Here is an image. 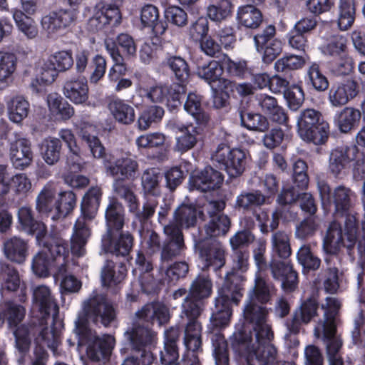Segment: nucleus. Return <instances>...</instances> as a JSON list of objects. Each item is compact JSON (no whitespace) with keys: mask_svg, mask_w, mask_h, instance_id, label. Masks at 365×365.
I'll use <instances>...</instances> for the list:
<instances>
[{"mask_svg":"<svg viewBox=\"0 0 365 365\" xmlns=\"http://www.w3.org/2000/svg\"><path fill=\"white\" fill-rule=\"evenodd\" d=\"M202 327L197 320L189 322L185 329L184 344L187 352L182 365H200L197 354L202 351Z\"/></svg>","mask_w":365,"mask_h":365,"instance_id":"12","label":"nucleus"},{"mask_svg":"<svg viewBox=\"0 0 365 365\" xmlns=\"http://www.w3.org/2000/svg\"><path fill=\"white\" fill-rule=\"evenodd\" d=\"M127 339L130 342L133 348L140 353V359L138 363L142 365H151L154 361V357L150 350L155 341V334L148 327H139L135 326L131 331H127L125 333Z\"/></svg>","mask_w":365,"mask_h":365,"instance_id":"7","label":"nucleus"},{"mask_svg":"<svg viewBox=\"0 0 365 365\" xmlns=\"http://www.w3.org/2000/svg\"><path fill=\"white\" fill-rule=\"evenodd\" d=\"M306 63L304 57L298 55H290L278 59L274 63V69L277 72L287 73L297 70L304 66Z\"/></svg>","mask_w":365,"mask_h":365,"instance_id":"62","label":"nucleus"},{"mask_svg":"<svg viewBox=\"0 0 365 365\" xmlns=\"http://www.w3.org/2000/svg\"><path fill=\"white\" fill-rule=\"evenodd\" d=\"M50 110L61 120H68L74 115L73 106L62 97L56 94H49L47 97Z\"/></svg>","mask_w":365,"mask_h":365,"instance_id":"49","label":"nucleus"},{"mask_svg":"<svg viewBox=\"0 0 365 365\" xmlns=\"http://www.w3.org/2000/svg\"><path fill=\"white\" fill-rule=\"evenodd\" d=\"M127 269L123 263L115 264L113 262H106L101 270V281L104 287H110L120 283L125 277Z\"/></svg>","mask_w":365,"mask_h":365,"instance_id":"34","label":"nucleus"},{"mask_svg":"<svg viewBox=\"0 0 365 365\" xmlns=\"http://www.w3.org/2000/svg\"><path fill=\"white\" fill-rule=\"evenodd\" d=\"M107 231L105 234L120 232L125 224V212L123 206L117 200H113L108 204L106 212Z\"/></svg>","mask_w":365,"mask_h":365,"instance_id":"28","label":"nucleus"},{"mask_svg":"<svg viewBox=\"0 0 365 365\" xmlns=\"http://www.w3.org/2000/svg\"><path fill=\"white\" fill-rule=\"evenodd\" d=\"M53 257L48 250L39 252L34 255L32 260V269L40 277H46L53 269Z\"/></svg>","mask_w":365,"mask_h":365,"instance_id":"56","label":"nucleus"},{"mask_svg":"<svg viewBox=\"0 0 365 365\" xmlns=\"http://www.w3.org/2000/svg\"><path fill=\"white\" fill-rule=\"evenodd\" d=\"M63 95L76 104H83L88 99V86L85 78H72L65 81Z\"/></svg>","mask_w":365,"mask_h":365,"instance_id":"26","label":"nucleus"},{"mask_svg":"<svg viewBox=\"0 0 365 365\" xmlns=\"http://www.w3.org/2000/svg\"><path fill=\"white\" fill-rule=\"evenodd\" d=\"M259 299L249 298L243 310L245 322L237 327L239 365H296L282 360L270 344L273 334L266 321L267 310Z\"/></svg>","mask_w":365,"mask_h":365,"instance_id":"1","label":"nucleus"},{"mask_svg":"<svg viewBox=\"0 0 365 365\" xmlns=\"http://www.w3.org/2000/svg\"><path fill=\"white\" fill-rule=\"evenodd\" d=\"M51 240L55 247L49 253L53 257V269H55L53 271L54 276L56 279H58L60 277L63 279L67 272L66 257L68 256V250L66 243L64 240L58 238L51 239Z\"/></svg>","mask_w":365,"mask_h":365,"instance_id":"30","label":"nucleus"},{"mask_svg":"<svg viewBox=\"0 0 365 365\" xmlns=\"http://www.w3.org/2000/svg\"><path fill=\"white\" fill-rule=\"evenodd\" d=\"M136 321L133 326L141 327L139 324L140 319H145L146 322L157 320L159 324L166 322L169 319V313L167 307L160 303L147 304L140 311L136 312Z\"/></svg>","mask_w":365,"mask_h":365,"instance_id":"31","label":"nucleus"},{"mask_svg":"<svg viewBox=\"0 0 365 365\" xmlns=\"http://www.w3.org/2000/svg\"><path fill=\"white\" fill-rule=\"evenodd\" d=\"M29 111L30 104L24 96H16L8 102L9 117L14 123H21L28 116Z\"/></svg>","mask_w":365,"mask_h":365,"instance_id":"46","label":"nucleus"},{"mask_svg":"<svg viewBox=\"0 0 365 365\" xmlns=\"http://www.w3.org/2000/svg\"><path fill=\"white\" fill-rule=\"evenodd\" d=\"M56 190L50 185H46L38 193L36 200V210L47 217H51L54 213Z\"/></svg>","mask_w":365,"mask_h":365,"instance_id":"35","label":"nucleus"},{"mask_svg":"<svg viewBox=\"0 0 365 365\" xmlns=\"http://www.w3.org/2000/svg\"><path fill=\"white\" fill-rule=\"evenodd\" d=\"M105 45L106 50L115 62L114 66L109 71L108 78L112 81H116L119 79V76L125 74L126 71L124 58L117 48L115 42L112 39L106 40Z\"/></svg>","mask_w":365,"mask_h":365,"instance_id":"41","label":"nucleus"},{"mask_svg":"<svg viewBox=\"0 0 365 365\" xmlns=\"http://www.w3.org/2000/svg\"><path fill=\"white\" fill-rule=\"evenodd\" d=\"M325 122L322 113L313 108H307L300 112L297 118V126L299 137L308 138L311 135V128H316Z\"/></svg>","mask_w":365,"mask_h":365,"instance_id":"29","label":"nucleus"},{"mask_svg":"<svg viewBox=\"0 0 365 365\" xmlns=\"http://www.w3.org/2000/svg\"><path fill=\"white\" fill-rule=\"evenodd\" d=\"M361 116L358 109L346 107L336 115L335 121L340 131L346 133L359 123Z\"/></svg>","mask_w":365,"mask_h":365,"instance_id":"43","label":"nucleus"},{"mask_svg":"<svg viewBox=\"0 0 365 365\" xmlns=\"http://www.w3.org/2000/svg\"><path fill=\"white\" fill-rule=\"evenodd\" d=\"M299 263L309 270H317L319 268L321 260L314 255L309 245H304L299 247L297 252Z\"/></svg>","mask_w":365,"mask_h":365,"instance_id":"61","label":"nucleus"},{"mask_svg":"<svg viewBox=\"0 0 365 365\" xmlns=\"http://www.w3.org/2000/svg\"><path fill=\"white\" fill-rule=\"evenodd\" d=\"M200 257L204 262V267H212L217 270L225 264V251L222 244L216 240H207L200 245Z\"/></svg>","mask_w":365,"mask_h":365,"instance_id":"15","label":"nucleus"},{"mask_svg":"<svg viewBox=\"0 0 365 365\" xmlns=\"http://www.w3.org/2000/svg\"><path fill=\"white\" fill-rule=\"evenodd\" d=\"M222 72V66L216 61H211L207 64L199 66L197 69V76L210 84L220 79Z\"/></svg>","mask_w":365,"mask_h":365,"instance_id":"60","label":"nucleus"},{"mask_svg":"<svg viewBox=\"0 0 365 365\" xmlns=\"http://www.w3.org/2000/svg\"><path fill=\"white\" fill-rule=\"evenodd\" d=\"M213 347V356L216 365H228L229 358L227 350V342L224 336L220 333L211 336Z\"/></svg>","mask_w":365,"mask_h":365,"instance_id":"58","label":"nucleus"},{"mask_svg":"<svg viewBox=\"0 0 365 365\" xmlns=\"http://www.w3.org/2000/svg\"><path fill=\"white\" fill-rule=\"evenodd\" d=\"M354 0H339L338 5V26L346 31L353 24L355 19Z\"/></svg>","mask_w":365,"mask_h":365,"instance_id":"48","label":"nucleus"},{"mask_svg":"<svg viewBox=\"0 0 365 365\" xmlns=\"http://www.w3.org/2000/svg\"><path fill=\"white\" fill-rule=\"evenodd\" d=\"M163 233L165 239L160 249V261L168 262L182 254L185 249V245L181 229L174 222L165 225Z\"/></svg>","mask_w":365,"mask_h":365,"instance_id":"8","label":"nucleus"},{"mask_svg":"<svg viewBox=\"0 0 365 365\" xmlns=\"http://www.w3.org/2000/svg\"><path fill=\"white\" fill-rule=\"evenodd\" d=\"M133 243V236L129 232H120L118 236L114 233L105 234L102 237V247L106 252L126 257L127 259Z\"/></svg>","mask_w":365,"mask_h":365,"instance_id":"16","label":"nucleus"},{"mask_svg":"<svg viewBox=\"0 0 365 365\" xmlns=\"http://www.w3.org/2000/svg\"><path fill=\"white\" fill-rule=\"evenodd\" d=\"M197 217H200L199 209L192 205L182 204L173 213L174 223L181 227L189 228L196 225Z\"/></svg>","mask_w":365,"mask_h":365,"instance_id":"38","label":"nucleus"},{"mask_svg":"<svg viewBox=\"0 0 365 365\" xmlns=\"http://www.w3.org/2000/svg\"><path fill=\"white\" fill-rule=\"evenodd\" d=\"M115 309L107 298H88L83 303L79 318L82 322L100 321L104 326H108L115 319Z\"/></svg>","mask_w":365,"mask_h":365,"instance_id":"6","label":"nucleus"},{"mask_svg":"<svg viewBox=\"0 0 365 365\" xmlns=\"http://www.w3.org/2000/svg\"><path fill=\"white\" fill-rule=\"evenodd\" d=\"M230 227V220L225 215H218L210 219L208 223L205 225V230L210 237H216L225 235Z\"/></svg>","mask_w":365,"mask_h":365,"instance_id":"55","label":"nucleus"},{"mask_svg":"<svg viewBox=\"0 0 365 365\" xmlns=\"http://www.w3.org/2000/svg\"><path fill=\"white\" fill-rule=\"evenodd\" d=\"M28 240L17 236L5 239L2 244V251L5 257L14 263L23 264L29 255Z\"/></svg>","mask_w":365,"mask_h":365,"instance_id":"21","label":"nucleus"},{"mask_svg":"<svg viewBox=\"0 0 365 365\" xmlns=\"http://www.w3.org/2000/svg\"><path fill=\"white\" fill-rule=\"evenodd\" d=\"M212 160L222 165L230 178H236L245 170L247 154L241 149H231L227 144L220 143L212 153Z\"/></svg>","mask_w":365,"mask_h":365,"instance_id":"5","label":"nucleus"},{"mask_svg":"<svg viewBox=\"0 0 365 365\" xmlns=\"http://www.w3.org/2000/svg\"><path fill=\"white\" fill-rule=\"evenodd\" d=\"M319 190L322 197L329 195L330 203L334 205V213H344L354 207L355 195L349 187L339 185L331 190L329 186L322 182L319 184Z\"/></svg>","mask_w":365,"mask_h":365,"instance_id":"11","label":"nucleus"},{"mask_svg":"<svg viewBox=\"0 0 365 365\" xmlns=\"http://www.w3.org/2000/svg\"><path fill=\"white\" fill-rule=\"evenodd\" d=\"M86 354L93 361L108 359L115 344L113 336L105 334L100 337L91 330L86 334Z\"/></svg>","mask_w":365,"mask_h":365,"instance_id":"13","label":"nucleus"},{"mask_svg":"<svg viewBox=\"0 0 365 365\" xmlns=\"http://www.w3.org/2000/svg\"><path fill=\"white\" fill-rule=\"evenodd\" d=\"M255 100L261 111L267 115L272 121L282 125L287 123L288 116L274 96L267 93H258L255 96Z\"/></svg>","mask_w":365,"mask_h":365,"instance_id":"22","label":"nucleus"},{"mask_svg":"<svg viewBox=\"0 0 365 365\" xmlns=\"http://www.w3.org/2000/svg\"><path fill=\"white\" fill-rule=\"evenodd\" d=\"M359 93V86L357 82L348 78L346 81L332 85L329 91V101L334 107H341L353 98Z\"/></svg>","mask_w":365,"mask_h":365,"instance_id":"17","label":"nucleus"},{"mask_svg":"<svg viewBox=\"0 0 365 365\" xmlns=\"http://www.w3.org/2000/svg\"><path fill=\"white\" fill-rule=\"evenodd\" d=\"M28 234L35 235L37 242L39 245L43 246L48 252L51 251L55 247L51 242V239L55 238L63 240L61 234L58 232H51L47 235L46 226L44 223L37 221L32 226L31 230L27 231Z\"/></svg>","mask_w":365,"mask_h":365,"instance_id":"47","label":"nucleus"},{"mask_svg":"<svg viewBox=\"0 0 365 365\" xmlns=\"http://www.w3.org/2000/svg\"><path fill=\"white\" fill-rule=\"evenodd\" d=\"M324 310L323 320L319 321L314 328V334L322 338L326 345V353L329 365H349L345 364L340 351L342 341L336 334L337 316L341 308L338 298H325L321 302Z\"/></svg>","mask_w":365,"mask_h":365,"instance_id":"2","label":"nucleus"},{"mask_svg":"<svg viewBox=\"0 0 365 365\" xmlns=\"http://www.w3.org/2000/svg\"><path fill=\"white\" fill-rule=\"evenodd\" d=\"M336 215L345 217L344 226L346 231V236L347 237V244L346 246L349 250H351L354 248L357 240L356 231L359 225L357 213L354 211L353 208L351 211L344 213H336Z\"/></svg>","mask_w":365,"mask_h":365,"instance_id":"52","label":"nucleus"},{"mask_svg":"<svg viewBox=\"0 0 365 365\" xmlns=\"http://www.w3.org/2000/svg\"><path fill=\"white\" fill-rule=\"evenodd\" d=\"M319 227L317 216H309L295 226L294 237L299 240H307L313 237Z\"/></svg>","mask_w":365,"mask_h":365,"instance_id":"53","label":"nucleus"},{"mask_svg":"<svg viewBox=\"0 0 365 365\" xmlns=\"http://www.w3.org/2000/svg\"><path fill=\"white\" fill-rule=\"evenodd\" d=\"M307 76L309 83L317 91H325L329 88V81L322 73L319 65L312 63L308 68Z\"/></svg>","mask_w":365,"mask_h":365,"instance_id":"59","label":"nucleus"},{"mask_svg":"<svg viewBox=\"0 0 365 365\" xmlns=\"http://www.w3.org/2000/svg\"><path fill=\"white\" fill-rule=\"evenodd\" d=\"M272 277L275 279L282 280V288L284 293H292L297 287V273L288 262L273 259L269 264Z\"/></svg>","mask_w":365,"mask_h":365,"instance_id":"18","label":"nucleus"},{"mask_svg":"<svg viewBox=\"0 0 365 365\" xmlns=\"http://www.w3.org/2000/svg\"><path fill=\"white\" fill-rule=\"evenodd\" d=\"M76 204V197L72 191L60 192L55 202L54 213L51 215V219L57 220L66 217L73 211Z\"/></svg>","mask_w":365,"mask_h":365,"instance_id":"39","label":"nucleus"},{"mask_svg":"<svg viewBox=\"0 0 365 365\" xmlns=\"http://www.w3.org/2000/svg\"><path fill=\"white\" fill-rule=\"evenodd\" d=\"M276 292L277 289L272 282L266 280L260 274H256L250 297H272L276 294Z\"/></svg>","mask_w":365,"mask_h":365,"instance_id":"63","label":"nucleus"},{"mask_svg":"<svg viewBox=\"0 0 365 365\" xmlns=\"http://www.w3.org/2000/svg\"><path fill=\"white\" fill-rule=\"evenodd\" d=\"M113 190L117 197L123 199L128 205L130 212L136 210L138 201L129 183L122 179L114 180Z\"/></svg>","mask_w":365,"mask_h":365,"instance_id":"50","label":"nucleus"},{"mask_svg":"<svg viewBox=\"0 0 365 365\" xmlns=\"http://www.w3.org/2000/svg\"><path fill=\"white\" fill-rule=\"evenodd\" d=\"M273 252L281 259H287L292 254L290 237L284 230L274 232L271 236Z\"/></svg>","mask_w":365,"mask_h":365,"instance_id":"44","label":"nucleus"},{"mask_svg":"<svg viewBox=\"0 0 365 365\" xmlns=\"http://www.w3.org/2000/svg\"><path fill=\"white\" fill-rule=\"evenodd\" d=\"M61 143L59 139L49 138L43 143L42 155L45 162L50 165L56 164L60 159Z\"/></svg>","mask_w":365,"mask_h":365,"instance_id":"57","label":"nucleus"},{"mask_svg":"<svg viewBox=\"0 0 365 365\" xmlns=\"http://www.w3.org/2000/svg\"><path fill=\"white\" fill-rule=\"evenodd\" d=\"M0 292L2 296L14 293L20 285L17 269L6 262H0Z\"/></svg>","mask_w":365,"mask_h":365,"instance_id":"27","label":"nucleus"},{"mask_svg":"<svg viewBox=\"0 0 365 365\" xmlns=\"http://www.w3.org/2000/svg\"><path fill=\"white\" fill-rule=\"evenodd\" d=\"M239 22L246 28L255 29L262 23V12L252 5H245L239 8L237 11Z\"/></svg>","mask_w":365,"mask_h":365,"instance_id":"42","label":"nucleus"},{"mask_svg":"<svg viewBox=\"0 0 365 365\" xmlns=\"http://www.w3.org/2000/svg\"><path fill=\"white\" fill-rule=\"evenodd\" d=\"M239 115L241 125L250 130L264 133L269 128L268 119L260 113L240 110Z\"/></svg>","mask_w":365,"mask_h":365,"instance_id":"40","label":"nucleus"},{"mask_svg":"<svg viewBox=\"0 0 365 365\" xmlns=\"http://www.w3.org/2000/svg\"><path fill=\"white\" fill-rule=\"evenodd\" d=\"M266 202V197L259 191L242 192L236 197L235 207L239 210L249 211L253 207H260Z\"/></svg>","mask_w":365,"mask_h":365,"instance_id":"45","label":"nucleus"},{"mask_svg":"<svg viewBox=\"0 0 365 365\" xmlns=\"http://www.w3.org/2000/svg\"><path fill=\"white\" fill-rule=\"evenodd\" d=\"M106 172L115 180H133L138 172V165L130 158H122L106 165Z\"/></svg>","mask_w":365,"mask_h":365,"instance_id":"25","label":"nucleus"},{"mask_svg":"<svg viewBox=\"0 0 365 365\" xmlns=\"http://www.w3.org/2000/svg\"><path fill=\"white\" fill-rule=\"evenodd\" d=\"M29 14H24L19 9L13 12V18L17 25L18 29L29 39L36 38L38 31L35 21L30 18Z\"/></svg>","mask_w":365,"mask_h":365,"instance_id":"51","label":"nucleus"},{"mask_svg":"<svg viewBox=\"0 0 365 365\" xmlns=\"http://www.w3.org/2000/svg\"><path fill=\"white\" fill-rule=\"evenodd\" d=\"M78 14V11L76 8L51 11L42 17L41 21V27L48 36L58 34L74 25Z\"/></svg>","mask_w":365,"mask_h":365,"instance_id":"10","label":"nucleus"},{"mask_svg":"<svg viewBox=\"0 0 365 365\" xmlns=\"http://www.w3.org/2000/svg\"><path fill=\"white\" fill-rule=\"evenodd\" d=\"M223 179V175L220 172L209 166L200 173L192 175L190 179V185L192 189L207 192L220 187Z\"/></svg>","mask_w":365,"mask_h":365,"instance_id":"19","label":"nucleus"},{"mask_svg":"<svg viewBox=\"0 0 365 365\" xmlns=\"http://www.w3.org/2000/svg\"><path fill=\"white\" fill-rule=\"evenodd\" d=\"M167 64L179 81L184 83L187 80L190 69L184 58L180 56H172L168 59Z\"/></svg>","mask_w":365,"mask_h":365,"instance_id":"64","label":"nucleus"},{"mask_svg":"<svg viewBox=\"0 0 365 365\" xmlns=\"http://www.w3.org/2000/svg\"><path fill=\"white\" fill-rule=\"evenodd\" d=\"M102 192L100 187H93L84 195L81 203V215L88 220H93L97 214Z\"/></svg>","mask_w":365,"mask_h":365,"instance_id":"32","label":"nucleus"},{"mask_svg":"<svg viewBox=\"0 0 365 365\" xmlns=\"http://www.w3.org/2000/svg\"><path fill=\"white\" fill-rule=\"evenodd\" d=\"M317 302L316 298H307L304 300L294 313V318L291 324H287V333L284 340L289 347L296 346L299 341L295 336L299 330L300 323L308 324L317 314Z\"/></svg>","mask_w":365,"mask_h":365,"instance_id":"9","label":"nucleus"},{"mask_svg":"<svg viewBox=\"0 0 365 365\" xmlns=\"http://www.w3.org/2000/svg\"><path fill=\"white\" fill-rule=\"evenodd\" d=\"M6 315L9 328L15 338L16 349L21 354L26 353L29 350L36 328L31 325H19L25 316V309L20 305L9 304Z\"/></svg>","mask_w":365,"mask_h":365,"instance_id":"4","label":"nucleus"},{"mask_svg":"<svg viewBox=\"0 0 365 365\" xmlns=\"http://www.w3.org/2000/svg\"><path fill=\"white\" fill-rule=\"evenodd\" d=\"M347 237L344 239L341 225L336 221H332L329 225L323 237L322 247L325 253L331 255H336L341 247H346Z\"/></svg>","mask_w":365,"mask_h":365,"instance_id":"24","label":"nucleus"},{"mask_svg":"<svg viewBox=\"0 0 365 365\" xmlns=\"http://www.w3.org/2000/svg\"><path fill=\"white\" fill-rule=\"evenodd\" d=\"M181 135L176 138L175 150L180 153L187 152L193 148L200 133V128L192 124L178 128Z\"/></svg>","mask_w":365,"mask_h":365,"instance_id":"37","label":"nucleus"},{"mask_svg":"<svg viewBox=\"0 0 365 365\" xmlns=\"http://www.w3.org/2000/svg\"><path fill=\"white\" fill-rule=\"evenodd\" d=\"M33 309H37L42 320L41 327L43 326V321L46 316L50 314L53 317V327H40L39 335L36 338L37 343H43L47 346L54 354H56L57 348L59 344L60 333L63 327V322L58 318V307L53 300V298H34Z\"/></svg>","mask_w":365,"mask_h":365,"instance_id":"3","label":"nucleus"},{"mask_svg":"<svg viewBox=\"0 0 365 365\" xmlns=\"http://www.w3.org/2000/svg\"><path fill=\"white\" fill-rule=\"evenodd\" d=\"M108 109L116 121L129 125L135 121V109L121 99H113L108 104Z\"/></svg>","mask_w":365,"mask_h":365,"instance_id":"36","label":"nucleus"},{"mask_svg":"<svg viewBox=\"0 0 365 365\" xmlns=\"http://www.w3.org/2000/svg\"><path fill=\"white\" fill-rule=\"evenodd\" d=\"M31 143L26 138H16L10 143V158L13 165L17 169L28 167L33 160Z\"/></svg>","mask_w":365,"mask_h":365,"instance_id":"23","label":"nucleus"},{"mask_svg":"<svg viewBox=\"0 0 365 365\" xmlns=\"http://www.w3.org/2000/svg\"><path fill=\"white\" fill-rule=\"evenodd\" d=\"M358 149L356 146H337L331 150L328 169L334 177H338L350 168L355 160Z\"/></svg>","mask_w":365,"mask_h":365,"instance_id":"14","label":"nucleus"},{"mask_svg":"<svg viewBox=\"0 0 365 365\" xmlns=\"http://www.w3.org/2000/svg\"><path fill=\"white\" fill-rule=\"evenodd\" d=\"M78 127L80 130L79 135L87 143L93 158L98 159L103 158L106 155L105 148L100 140L90 133L94 131L95 127L85 122L79 123Z\"/></svg>","mask_w":365,"mask_h":365,"instance_id":"33","label":"nucleus"},{"mask_svg":"<svg viewBox=\"0 0 365 365\" xmlns=\"http://www.w3.org/2000/svg\"><path fill=\"white\" fill-rule=\"evenodd\" d=\"M164 115V110L158 106H150L144 109L138 119V128L143 130L149 128L153 123H158Z\"/></svg>","mask_w":365,"mask_h":365,"instance_id":"54","label":"nucleus"},{"mask_svg":"<svg viewBox=\"0 0 365 365\" xmlns=\"http://www.w3.org/2000/svg\"><path fill=\"white\" fill-rule=\"evenodd\" d=\"M237 304V298H215V309L210 317V325L216 329L229 326L232 314V304Z\"/></svg>","mask_w":365,"mask_h":365,"instance_id":"20","label":"nucleus"}]
</instances>
